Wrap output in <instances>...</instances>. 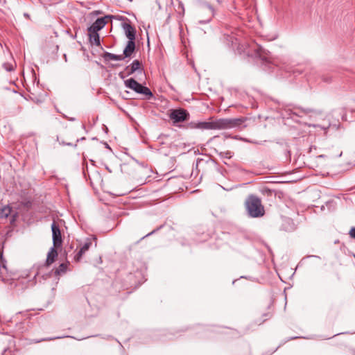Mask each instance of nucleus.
<instances>
[{
    "label": "nucleus",
    "instance_id": "nucleus-9",
    "mask_svg": "<svg viewBox=\"0 0 355 355\" xmlns=\"http://www.w3.org/2000/svg\"><path fill=\"white\" fill-rule=\"evenodd\" d=\"M135 49V41H128V44L123 51V58L130 57Z\"/></svg>",
    "mask_w": 355,
    "mask_h": 355
},
{
    "label": "nucleus",
    "instance_id": "nucleus-12",
    "mask_svg": "<svg viewBox=\"0 0 355 355\" xmlns=\"http://www.w3.org/2000/svg\"><path fill=\"white\" fill-rule=\"evenodd\" d=\"M200 12L206 13L208 15L207 19L205 20L204 21L205 22L209 21L211 19V18L212 17V16L214 15V10L209 5H206L205 6H203L200 10Z\"/></svg>",
    "mask_w": 355,
    "mask_h": 355
},
{
    "label": "nucleus",
    "instance_id": "nucleus-1",
    "mask_svg": "<svg viewBox=\"0 0 355 355\" xmlns=\"http://www.w3.org/2000/svg\"><path fill=\"white\" fill-rule=\"evenodd\" d=\"M245 119L243 117L236 119H219L209 121H202L192 123L191 127L201 130H224L241 125Z\"/></svg>",
    "mask_w": 355,
    "mask_h": 355
},
{
    "label": "nucleus",
    "instance_id": "nucleus-15",
    "mask_svg": "<svg viewBox=\"0 0 355 355\" xmlns=\"http://www.w3.org/2000/svg\"><path fill=\"white\" fill-rule=\"evenodd\" d=\"M89 37L92 43L95 44L96 46H100V37L97 32H95V33H89Z\"/></svg>",
    "mask_w": 355,
    "mask_h": 355
},
{
    "label": "nucleus",
    "instance_id": "nucleus-5",
    "mask_svg": "<svg viewBox=\"0 0 355 355\" xmlns=\"http://www.w3.org/2000/svg\"><path fill=\"white\" fill-rule=\"evenodd\" d=\"M51 230L53 245L58 248L62 244V240L60 227L55 221L51 225Z\"/></svg>",
    "mask_w": 355,
    "mask_h": 355
},
{
    "label": "nucleus",
    "instance_id": "nucleus-20",
    "mask_svg": "<svg viewBox=\"0 0 355 355\" xmlns=\"http://www.w3.org/2000/svg\"><path fill=\"white\" fill-rule=\"evenodd\" d=\"M257 51L259 52V51H262V48L261 46H258V49H257Z\"/></svg>",
    "mask_w": 355,
    "mask_h": 355
},
{
    "label": "nucleus",
    "instance_id": "nucleus-10",
    "mask_svg": "<svg viewBox=\"0 0 355 355\" xmlns=\"http://www.w3.org/2000/svg\"><path fill=\"white\" fill-rule=\"evenodd\" d=\"M90 245L91 243L87 242L81 247V248L74 257L77 261H78L81 259L82 256L89 250Z\"/></svg>",
    "mask_w": 355,
    "mask_h": 355
},
{
    "label": "nucleus",
    "instance_id": "nucleus-11",
    "mask_svg": "<svg viewBox=\"0 0 355 355\" xmlns=\"http://www.w3.org/2000/svg\"><path fill=\"white\" fill-rule=\"evenodd\" d=\"M55 247L51 248L50 251L48 252L46 264L49 266L54 262L55 259L58 256L57 250L55 249Z\"/></svg>",
    "mask_w": 355,
    "mask_h": 355
},
{
    "label": "nucleus",
    "instance_id": "nucleus-16",
    "mask_svg": "<svg viewBox=\"0 0 355 355\" xmlns=\"http://www.w3.org/2000/svg\"><path fill=\"white\" fill-rule=\"evenodd\" d=\"M67 265L66 263H61L58 268H56L55 273L57 275H60L64 273L67 270Z\"/></svg>",
    "mask_w": 355,
    "mask_h": 355
},
{
    "label": "nucleus",
    "instance_id": "nucleus-8",
    "mask_svg": "<svg viewBox=\"0 0 355 355\" xmlns=\"http://www.w3.org/2000/svg\"><path fill=\"white\" fill-rule=\"evenodd\" d=\"M141 63L139 60H134L132 63L126 67L125 69V72L126 73L127 76L132 74L134 72L137 71L140 68Z\"/></svg>",
    "mask_w": 355,
    "mask_h": 355
},
{
    "label": "nucleus",
    "instance_id": "nucleus-13",
    "mask_svg": "<svg viewBox=\"0 0 355 355\" xmlns=\"http://www.w3.org/2000/svg\"><path fill=\"white\" fill-rule=\"evenodd\" d=\"M104 58L106 60H122L124 59L123 55H116L108 52L105 53Z\"/></svg>",
    "mask_w": 355,
    "mask_h": 355
},
{
    "label": "nucleus",
    "instance_id": "nucleus-19",
    "mask_svg": "<svg viewBox=\"0 0 355 355\" xmlns=\"http://www.w3.org/2000/svg\"><path fill=\"white\" fill-rule=\"evenodd\" d=\"M119 76L121 78H124L125 76L123 75V72H121L119 73Z\"/></svg>",
    "mask_w": 355,
    "mask_h": 355
},
{
    "label": "nucleus",
    "instance_id": "nucleus-2",
    "mask_svg": "<svg viewBox=\"0 0 355 355\" xmlns=\"http://www.w3.org/2000/svg\"><path fill=\"white\" fill-rule=\"evenodd\" d=\"M245 207L250 217L260 218L265 214V209L261 200L256 196L250 195L246 198Z\"/></svg>",
    "mask_w": 355,
    "mask_h": 355
},
{
    "label": "nucleus",
    "instance_id": "nucleus-3",
    "mask_svg": "<svg viewBox=\"0 0 355 355\" xmlns=\"http://www.w3.org/2000/svg\"><path fill=\"white\" fill-rule=\"evenodd\" d=\"M126 87L132 89L138 94H142L149 99L153 96L151 91L146 87L143 86L133 78H130L124 81Z\"/></svg>",
    "mask_w": 355,
    "mask_h": 355
},
{
    "label": "nucleus",
    "instance_id": "nucleus-6",
    "mask_svg": "<svg viewBox=\"0 0 355 355\" xmlns=\"http://www.w3.org/2000/svg\"><path fill=\"white\" fill-rule=\"evenodd\" d=\"M107 23L105 17L98 18L96 21L88 28L89 33H95L102 29Z\"/></svg>",
    "mask_w": 355,
    "mask_h": 355
},
{
    "label": "nucleus",
    "instance_id": "nucleus-17",
    "mask_svg": "<svg viewBox=\"0 0 355 355\" xmlns=\"http://www.w3.org/2000/svg\"><path fill=\"white\" fill-rule=\"evenodd\" d=\"M3 67L7 71H12L15 69V66L12 63L5 62L3 64Z\"/></svg>",
    "mask_w": 355,
    "mask_h": 355
},
{
    "label": "nucleus",
    "instance_id": "nucleus-14",
    "mask_svg": "<svg viewBox=\"0 0 355 355\" xmlns=\"http://www.w3.org/2000/svg\"><path fill=\"white\" fill-rule=\"evenodd\" d=\"M11 207L9 206H4L0 209V218H6L11 213Z\"/></svg>",
    "mask_w": 355,
    "mask_h": 355
},
{
    "label": "nucleus",
    "instance_id": "nucleus-4",
    "mask_svg": "<svg viewBox=\"0 0 355 355\" xmlns=\"http://www.w3.org/2000/svg\"><path fill=\"white\" fill-rule=\"evenodd\" d=\"M189 117V113L183 109L173 110L170 114V118L174 123L182 122L187 121Z\"/></svg>",
    "mask_w": 355,
    "mask_h": 355
},
{
    "label": "nucleus",
    "instance_id": "nucleus-7",
    "mask_svg": "<svg viewBox=\"0 0 355 355\" xmlns=\"http://www.w3.org/2000/svg\"><path fill=\"white\" fill-rule=\"evenodd\" d=\"M126 37L128 41H135V29L129 24L125 23L123 25Z\"/></svg>",
    "mask_w": 355,
    "mask_h": 355
},
{
    "label": "nucleus",
    "instance_id": "nucleus-18",
    "mask_svg": "<svg viewBox=\"0 0 355 355\" xmlns=\"http://www.w3.org/2000/svg\"><path fill=\"white\" fill-rule=\"evenodd\" d=\"M349 234L352 238L355 239V227H352L350 230Z\"/></svg>",
    "mask_w": 355,
    "mask_h": 355
}]
</instances>
